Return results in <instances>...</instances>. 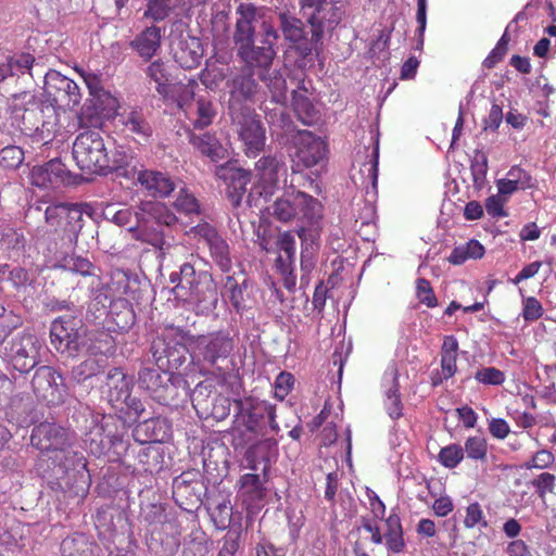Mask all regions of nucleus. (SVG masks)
Returning <instances> with one entry per match:
<instances>
[{
    "instance_id": "f257e3e1",
    "label": "nucleus",
    "mask_w": 556,
    "mask_h": 556,
    "mask_svg": "<svg viewBox=\"0 0 556 556\" xmlns=\"http://www.w3.org/2000/svg\"><path fill=\"white\" fill-rule=\"evenodd\" d=\"M30 443L41 453L52 454L62 470L60 486L68 497L87 496L91 484L87 460L81 453L72 451L73 435L68 429L55 422H40L33 428Z\"/></svg>"
},
{
    "instance_id": "f03ea898",
    "label": "nucleus",
    "mask_w": 556,
    "mask_h": 556,
    "mask_svg": "<svg viewBox=\"0 0 556 556\" xmlns=\"http://www.w3.org/2000/svg\"><path fill=\"white\" fill-rule=\"evenodd\" d=\"M236 15L232 40L237 55L244 62L245 67L268 71L277 54V29L270 24L263 23L262 38L258 45H255L256 7L252 3H240L236 9Z\"/></svg>"
},
{
    "instance_id": "7ed1b4c3",
    "label": "nucleus",
    "mask_w": 556,
    "mask_h": 556,
    "mask_svg": "<svg viewBox=\"0 0 556 556\" xmlns=\"http://www.w3.org/2000/svg\"><path fill=\"white\" fill-rule=\"evenodd\" d=\"M191 365L201 376H211L218 386L235 391L238 376L230 370L235 338L228 330L212 331L191 337Z\"/></svg>"
},
{
    "instance_id": "20e7f679",
    "label": "nucleus",
    "mask_w": 556,
    "mask_h": 556,
    "mask_svg": "<svg viewBox=\"0 0 556 556\" xmlns=\"http://www.w3.org/2000/svg\"><path fill=\"white\" fill-rule=\"evenodd\" d=\"M73 157L80 170L99 175L125 169L132 161L130 151L125 147L109 150L104 138L96 129L85 130L76 137Z\"/></svg>"
},
{
    "instance_id": "39448f33",
    "label": "nucleus",
    "mask_w": 556,
    "mask_h": 556,
    "mask_svg": "<svg viewBox=\"0 0 556 556\" xmlns=\"http://www.w3.org/2000/svg\"><path fill=\"white\" fill-rule=\"evenodd\" d=\"M233 405L230 434L235 447H243L263 437L267 424L274 433L279 432L275 405L255 396L236 399Z\"/></svg>"
},
{
    "instance_id": "423d86ee",
    "label": "nucleus",
    "mask_w": 556,
    "mask_h": 556,
    "mask_svg": "<svg viewBox=\"0 0 556 556\" xmlns=\"http://www.w3.org/2000/svg\"><path fill=\"white\" fill-rule=\"evenodd\" d=\"M169 280L174 283L173 293L176 299L200 308H210L217 302V290L207 271H197L191 261L184 263L178 273H172Z\"/></svg>"
},
{
    "instance_id": "0eeeda50",
    "label": "nucleus",
    "mask_w": 556,
    "mask_h": 556,
    "mask_svg": "<svg viewBox=\"0 0 556 556\" xmlns=\"http://www.w3.org/2000/svg\"><path fill=\"white\" fill-rule=\"evenodd\" d=\"M190 332L181 327L168 325L157 333L150 344V353L159 369H167L174 372L179 370L189 361L191 352L187 342L191 343Z\"/></svg>"
},
{
    "instance_id": "6e6552de",
    "label": "nucleus",
    "mask_w": 556,
    "mask_h": 556,
    "mask_svg": "<svg viewBox=\"0 0 556 556\" xmlns=\"http://www.w3.org/2000/svg\"><path fill=\"white\" fill-rule=\"evenodd\" d=\"M321 203L311 194L294 190L293 178L283 194L271 206V215L281 223L307 220L314 224L321 218Z\"/></svg>"
},
{
    "instance_id": "1a4fd4ad",
    "label": "nucleus",
    "mask_w": 556,
    "mask_h": 556,
    "mask_svg": "<svg viewBox=\"0 0 556 556\" xmlns=\"http://www.w3.org/2000/svg\"><path fill=\"white\" fill-rule=\"evenodd\" d=\"M143 367L138 371L139 388L144 390L155 402L169 405L179 396V388L187 384L180 374L167 369Z\"/></svg>"
},
{
    "instance_id": "9d476101",
    "label": "nucleus",
    "mask_w": 556,
    "mask_h": 556,
    "mask_svg": "<svg viewBox=\"0 0 556 556\" xmlns=\"http://www.w3.org/2000/svg\"><path fill=\"white\" fill-rule=\"evenodd\" d=\"M41 348L36 334L23 331L4 343L2 358L16 371L27 374L39 364Z\"/></svg>"
},
{
    "instance_id": "9b49d317",
    "label": "nucleus",
    "mask_w": 556,
    "mask_h": 556,
    "mask_svg": "<svg viewBox=\"0 0 556 556\" xmlns=\"http://www.w3.org/2000/svg\"><path fill=\"white\" fill-rule=\"evenodd\" d=\"M294 154L292 157V175L313 168L323 163L328 155V143L309 130H298L293 137Z\"/></svg>"
},
{
    "instance_id": "f8f14e48",
    "label": "nucleus",
    "mask_w": 556,
    "mask_h": 556,
    "mask_svg": "<svg viewBox=\"0 0 556 556\" xmlns=\"http://www.w3.org/2000/svg\"><path fill=\"white\" fill-rule=\"evenodd\" d=\"M255 177L250 193L247 197L248 204L252 206L254 195L267 200L278 189L281 176H286L287 167L282 155H264L255 163Z\"/></svg>"
},
{
    "instance_id": "ddd939ff",
    "label": "nucleus",
    "mask_w": 556,
    "mask_h": 556,
    "mask_svg": "<svg viewBox=\"0 0 556 556\" xmlns=\"http://www.w3.org/2000/svg\"><path fill=\"white\" fill-rule=\"evenodd\" d=\"M87 329L81 318L71 315L55 318L50 327L51 343L60 353L73 354L87 342Z\"/></svg>"
},
{
    "instance_id": "4468645a",
    "label": "nucleus",
    "mask_w": 556,
    "mask_h": 556,
    "mask_svg": "<svg viewBox=\"0 0 556 556\" xmlns=\"http://www.w3.org/2000/svg\"><path fill=\"white\" fill-rule=\"evenodd\" d=\"M46 223L70 241L77 240L84 227V212L79 204L58 203L45 211Z\"/></svg>"
},
{
    "instance_id": "2eb2a0df",
    "label": "nucleus",
    "mask_w": 556,
    "mask_h": 556,
    "mask_svg": "<svg viewBox=\"0 0 556 556\" xmlns=\"http://www.w3.org/2000/svg\"><path fill=\"white\" fill-rule=\"evenodd\" d=\"M45 93L50 105L64 110L77 106L81 100L78 85L55 70H49L45 75Z\"/></svg>"
},
{
    "instance_id": "dca6fc26",
    "label": "nucleus",
    "mask_w": 556,
    "mask_h": 556,
    "mask_svg": "<svg viewBox=\"0 0 556 556\" xmlns=\"http://www.w3.org/2000/svg\"><path fill=\"white\" fill-rule=\"evenodd\" d=\"M118 109L117 99L109 91L90 96L80 109L77 115L78 124L81 128H97L102 125L103 119L115 118Z\"/></svg>"
},
{
    "instance_id": "f3484780",
    "label": "nucleus",
    "mask_w": 556,
    "mask_h": 556,
    "mask_svg": "<svg viewBox=\"0 0 556 556\" xmlns=\"http://www.w3.org/2000/svg\"><path fill=\"white\" fill-rule=\"evenodd\" d=\"M279 29L286 41L290 43L302 58L308 56L315 45L318 41H314L313 38L307 37L305 25L302 20L295 17L289 12H280L278 14Z\"/></svg>"
},
{
    "instance_id": "a211bd4d",
    "label": "nucleus",
    "mask_w": 556,
    "mask_h": 556,
    "mask_svg": "<svg viewBox=\"0 0 556 556\" xmlns=\"http://www.w3.org/2000/svg\"><path fill=\"white\" fill-rule=\"evenodd\" d=\"M227 88L230 108L255 102L261 91L254 70L245 66L227 81Z\"/></svg>"
},
{
    "instance_id": "6ab92c4d",
    "label": "nucleus",
    "mask_w": 556,
    "mask_h": 556,
    "mask_svg": "<svg viewBox=\"0 0 556 556\" xmlns=\"http://www.w3.org/2000/svg\"><path fill=\"white\" fill-rule=\"evenodd\" d=\"M202 488L198 471H184L173 481V497L179 507L190 510L202 502Z\"/></svg>"
},
{
    "instance_id": "aec40b11",
    "label": "nucleus",
    "mask_w": 556,
    "mask_h": 556,
    "mask_svg": "<svg viewBox=\"0 0 556 556\" xmlns=\"http://www.w3.org/2000/svg\"><path fill=\"white\" fill-rule=\"evenodd\" d=\"M215 175L225 182L226 194L231 205L233 207L240 206L247 193V186L251 180V173L227 162L216 167Z\"/></svg>"
},
{
    "instance_id": "412c9836",
    "label": "nucleus",
    "mask_w": 556,
    "mask_h": 556,
    "mask_svg": "<svg viewBox=\"0 0 556 556\" xmlns=\"http://www.w3.org/2000/svg\"><path fill=\"white\" fill-rule=\"evenodd\" d=\"M31 386L38 396L48 402L62 401L66 387L62 375L51 366H40L34 374Z\"/></svg>"
},
{
    "instance_id": "4be33fe9",
    "label": "nucleus",
    "mask_w": 556,
    "mask_h": 556,
    "mask_svg": "<svg viewBox=\"0 0 556 556\" xmlns=\"http://www.w3.org/2000/svg\"><path fill=\"white\" fill-rule=\"evenodd\" d=\"M116 126L127 136L137 141H147L153 134V128L141 108L127 106L116 117Z\"/></svg>"
},
{
    "instance_id": "5701e85b",
    "label": "nucleus",
    "mask_w": 556,
    "mask_h": 556,
    "mask_svg": "<svg viewBox=\"0 0 556 556\" xmlns=\"http://www.w3.org/2000/svg\"><path fill=\"white\" fill-rule=\"evenodd\" d=\"M344 10L341 7L325 1L314 10L313 14L308 17V23L312 27V38L314 41H320L325 30H333L342 21Z\"/></svg>"
},
{
    "instance_id": "b1692460",
    "label": "nucleus",
    "mask_w": 556,
    "mask_h": 556,
    "mask_svg": "<svg viewBox=\"0 0 556 556\" xmlns=\"http://www.w3.org/2000/svg\"><path fill=\"white\" fill-rule=\"evenodd\" d=\"M458 350L459 343L455 336L450 334L443 338L440 351L441 371L435 370L431 372L430 380L432 387H438L444 380H448L456 375Z\"/></svg>"
},
{
    "instance_id": "393cba45",
    "label": "nucleus",
    "mask_w": 556,
    "mask_h": 556,
    "mask_svg": "<svg viewBox=\"0 0 556 556\" xmlns=\"http://www.w3.org/2000/svg\"><path fill=\"white\" fill-rule=\"evenodd\" d=\"M239 137L248 156H256L265 147V129L260 119L245 116L239 123Z\"/></svg>"
},
{
    "instance_id": "a878e982",
    "label": "nucleus",
    "mask_w": 556,
    "mask_h": 556,
    "mask_svg": "<svg viewBox=\"0 0 556 556\" xmlns=\"http://www.w3.org/2000/svg\"><path fill=\"white\" fill-rule=\"evenodd\" d=\"M138 185L152 197L165 198L175 188L174 181L167 174L157 170L143 169L137 174Z\"/></svg>"
},
{
    "instance_id": "bb28decb",
    "label": "nucleus",
    "mask_w": 556,
    "mask_h": 556,
    "mask_svg": "<svg viewBox=\"0 0 556 556\" xmlns=\"http://www.w3.org/2000/svg\"><path fill=\"white\" fill-rule=\"evenodd\" d=\"M189 143L201 155L208 157L214 163H217L227 156V150L223 147L215 134L208 131L195 134L190 131Z\"/></svg>"
},
{
    "instance_id": "cd10ccee",
    "label": "nucleus",
    "mask_w": 556,
    "mask_h": 556,
    "mask_svg": "<svg viewBox=\"0 0 556 556\" xmlns=\"http://www.w3.org/2000/svg\"><path fill=\"white\" fill-rule=\"evenodd\" d=\"M97 548L99 546L90 535L79 532L66 536L60 544L61 556H93Z\"/></svg>"
},
{
    "instance_id": "c85d7f7f",
    "label": "nucleus",
    "mask_w": 556,
    "mask_h": 556,
    "mask_svg": "<svg viewBox=\"0 0 556 556\" xmlns=\"http://www.w3.org/2000/svg\"><path fill=\"white\" fill-rule=\"evenodd\" d=\"M60 131L61 124L56 108L54 105H46L38 131L33 137V142L46 146L52 142Z\"/></svg>"
},
{
    "instance_id": "c756f323",
    "label": "nucleus",
    "mask_w": 556,
    "mask_h": 556,
    "mask_svg": "<svg viewBox=\"0 0 556 556\" xmlns=\"http://www.w3.org/2000/svg\"><path fill=\"white\" fill-rule=\"evenodd\" d=\"M274 253L277 254L275 260L276 268H288L295 264V238L292 231L287 230L279 232L275 240Z\"/></svg>"
},
{
    "instance_id": "7c9ffc66",
    "label": "nucleus",
    "mask_w": 556,
    "mask_h": 556,
    "mask_svg": "<svg viewBox=\"0 0 556 556\" xmlns=\"http://www.w3.org/2000/svg\"><path fill=\"white\" fill-rule=\"evenodd\" d=\"M146 77L150 85H154V89L162 98L167 94V90L174 83V78L169 71V66L161 59L151 62L144 70Z\"/></svg>"
},
{
    "instance_id": "2f4dec72",
    "label": "nucleus",
    "mask_w": 556,
    "mask_h": 556,
    "mask_svg": "<svg viewBox=\"0 0 556 556\" xmlns=\"http://www.w3.org/2000/svg\"><path fill=\"white\" fill-rule=\"evenodd\" d=\"M130 46L144 60H150L161 47V28L157 26L147 27L138 35Z\"/></svg>"
},
{
    "instance_id": "473e14b6",
    "label": "nucleus",
    "mask_w": 556,
    "mask_h": 556,
    "mask_svg": "<svg viewBox=\"0 0 556 556\" xmlns=\"http://www.w3.org/2000/svg\"><path fill=\"white\" fill-rule=\"evenodd\" d=\"M179 535V531L173 535L153 531L147 541L148 548L155 556H175L180 546Z\"/></svg>"
},
{
    "instance_id": "72a5a7b5",
    "label": "nucleus",
    "mask_w": 556,
    "mask_h": 556,
    "mask_svg": "<svg viewBox=\"0 0 556 556\" xmlns=\"http://www.w3.org/2000/svg\"><path fill=\"white\" fill-rule=\"evenodd\" d=\"M132 384V377L127 376L118 367L112 368L106 375L109 396L112 401L119 402L122 399H128L129 393H131Z\"/></svg>"
},
{
    "instance_id": "f704fd0d",
    "label": "nucleus",
    "mask_w": 556,
    "mask_h": 556,
    "mask_svg": "<svg viewBox=\"0 0 556 556\" xmlns=\"http://www.w3.org/2000/svg\"><path fill=\"white\" fill-rule=\"evenodd\" d=\"M198 86L193 79L188 83L175 81L167 90V94L162 97L165 104H175L177 108L184 110L194 98V89Z\"/></svg>"
},
{
    "instance_id": "c9c22d12",
    "label": "nucleus",
    "mask_w": 556,
    "mask_h": 556,
    "mask_svg": "<svg viewBox=\"0 0 556 556\" xmlns=\"http://www.w3.org/2000/svg\"><path fill=\"white\" fill-rule=\"evenodd\" d=\"M386 376L390 377L391 384L386 391L384 406L388 415L393 420H397L403 416V403L400 394L397 368L392 366L390 370L386 372Z\"/></svg>"
},
{
    "instance_id": "e433bc0d",
    "label": "nucleus",
    "mask_w": 556,
    "mask_h": 556,
    "mask_svg": "<svg viewBox=\"0 0 556 556\" xmlns=\"http://www.w3.org/2000/svg\"><path fill=\"white\" fill-rule=\"evenodd\" d=\"M85 443L91 454L101 456L109 454L117 443H122V438L119 435L106 434L103 427H96L88 433Z\"/></svg>"
},
{
    "instance_id": "4c0bfd02",
    "label": "nucleus",
    "mask_w": 556,
    "mask_h": 556,
    "mask_svg": "<svg viewBox=\"0 0 556 556\" xmlns=\"http://www.w3.org/2000/svg\"><path fill=\"white\" fill-rule=\"evenodd\" d=\"M110 319L114 331L124 332L134 326L136 315L129 302L122 299L111 305Z\"/></svg>"
},
{
    "instance_id": "58836bf2",
    "label": "nucleus",
    "mask_w": 556,
    "mask_h": 556,
    "mask_svg": "<svg viewBox=\"0 0 556 556\" xmlns=\"http://www.w3.org/2000/svg\"><path fill=\"white\" fill-rule=\"evenodd\" d=\"M296 233L302 242V251H301V269L308 274L314 267V252L316 250V240L318 233L313 228L300 227L296 230Z\"/></svg>"
},
{
    "instance_id": "ea45409f",
    "label": "nucleus",
    "mask_w": 556,
    "mask_h": 556,
    "mask_svg": "<svg viewBox=\"0 0 556 556\" xmlns=\"http://www.w3.org/2000/svg\"><path fill=\"white\" fill-rule=\"evenodd\" d=\"M306 89L303 92L292 91V109L304 125H313L318 119V111L306 96Z\"/></svg>"
},
{
    "instance_id": "a19ab883",
    "label": "nucleus",
    "mask_w": 556,
    "mask_h": 556,
    "mask_svg": "<svg viewBox=\"0 0 556 556\" xmlns=\"http://www.w3.org/2000/svg\"><path fill=\"white\" fill-rule=\"evenodd\" d=\"M484 253V247L478 240L470 239L465 244L455 247L447 257V261L453 265H462L468 260L483 257Z\"/></svg>"
},
{
    "instance_id": "79ce46f5",
    "label": "nucleus",
    "mask_w": 556,
    "mask_h": 556,
    "mask_svg": "<svg viewBox=\"0 0 556 556\" xmlns=\"http://www.w3.org/2000/svg\"><path fill=\"white\" fill-rule=\"evenodd\" d=\"M45 110L46 105L40 103H33L30 106L23 111L20 117L18 127L24 135L30 138L34 137V135L38 131V127L43 116Z\"/></svg>"
},
{
    "instance_id": "37998d69",
    "label": "nucleus",
    "mask_w": 556,
    "mask_h": 556,
    "mask_svg": "<svg viewBox=\"0 0 556 556\" xmlns=\"http://www.w3.org/2000/svg\"><path fill=\"white\" fill-rule=\"evenodd\" d=\"M260 78L266 84L274 102L280 104L287 103V81L280 72L274 71L267 75L262 73Z\"/></svg>"
},
{
    "instance_id": "c03bdc74",
    "label": "nucleus",
    "mask_w": 556,
    "mask_h": 556,
    "mask_svg": "<svg viewBox=\"0 0 556 556\" xmlns=\"http://www.w3.org/2000/svg\"><path fill=\"white\" fill-rule=\"evenodd\" d=\"M388 530L386 533V544L389 551L400 553L405 547L403 539V530L401 519L397 515L393 514L386 520Z\"/></svg>"
},
{
    "instance_id": "a18cd8bd",
    "label": "nucleus",
    "mask_w": 556,
    "mask_h": 556,
    "mask_svg": "<svg viewBox=\"0 0 556 556\" xmlns=\"http://www.w3.org/2000/svg\"><path fill=\"white\" fill-rule=\"evenodd\" d=\"M240 491L251 502L261 501L265 497L266 490L257 473H245L240 477Z\"/></svg>"
},
{
    "instance_id": "49530a36",
    "label": "nucleus",
    "mask_w": 556,
    "mask_h": 556,
    "mask_svg": "<svg viewBox=\"0 0 556 556\" xmlns=\"http://www.w3.org/2000/svg\"><path fill=\"white\" fill-rule=\"evenodd\" d=\"M210 254L222 271L228 273L232 267L230 250L227 241L219 236L210 245Z\"/></svg>"
},
{
    "instance_id": "de8ad7c7",
    "label": "nucleus",
    "mask_w": 556,
    "mask_h": 556,
    "mask_svg": "<svg viewBox=\"0 0 556 556\" xmlns=\"http://www.w3.org/2000/svg\"><path fill=\"white\" fill-rule=\"evenodd\" d=\"M143 210L159 225L170 227L178 222L177 216L164 203L148 202Z\"/></svg>"
},
{
    "instance_id": "09e8293b",
    "label": "nucleus",
    "mask_w": 556,
    "mask_h": 556,
    "mask_svg": "<svg viewBox=\"0 0 556 556\" xmlns=\"http://www.w3.org/2000/svg\"><path fill=\"white\" fill-rule=\"evenodd\" d=\"M172 0H147L143 17L155 23L165 21L173 11Z\"/></svg>"
},
{
    "instance_id": "8fccbe9b",
    "label": "nucleus",
    "mask_w": 556,
    "mask_h": 556,
    "mask_svg": "<svg viewBox=\"0 0 556 556\" xmlns=\"http://www.w3.org/2000/svg\"><path fill=\"white\" fill-rule=\"evenodd\" d=\"M5 417L9 422L22 428L29 426L31 421L28 416V406L22 399H13L10 402V405L5 409Z\"/></svg>"
},
{
    "instance_id": "3c124183",
    "label": "nucleus",
    "mask_w": 556,
    "mask_h": 556,
    "mask_svg": "<svg viewBox=\"0 0 556 556\" xmlns=\"http://www.w3.org/2000/svg\"><path fill=\"white\" fill-rule=\"evenodd\" d=\"M225 288L229 292V301L237 313H242L247 307V301L244 298V291L247 289V281L244 280L241 285L231 277L226 278Z\"/></svg>"
},
{
    "instance_id": "603ef678",
    "label": "nucleus",
    "mask_w": 556,
    "mask_h": 556,
    "mask_svg": "<svg viewBox=\"0 0 556 556\" xmlns=\"http://www.w3.org/2000/svg\"><path fill=\"white\" fill-rule=\"evenodd\" d=\"M138 462L146 472L153 473L162 468L163 455L157 447L147 446L139 452Z\"/></svg>"
},
{
    "instance_id": "864d4df0",
    "label": "nucleus",
    "mask_w": 556,
    "mask_h": 556,
    "mask_svg": "<svg viewBox=\"0 0 556 556\" xmlns=\"http://www.w3.org/2000/svg\"><path fill=\"white\" fill-rule=\"evenodd\" d=\"M212 399V386L207 383V380L199 382L192 392L191 402L200 416L206 414Z\"/></svg>"
},
{
    "instance_id": "5fc2aeb1",
    "label": "nucleus",
    "mask_w": 556,
    "mask_h": 556,
    "mask_svg": "<svg viewBox=\"0 0 556 556\" xmlns=\"http://www.w3.org/2000/svg\"><path fill=\"white\" fill-rule=\"evenodd\" d=\"M186 48H181V55L179 56L180 62L184 66L191 68L199 65L202 56L203 49L200 40L195 37H191L185 41Z\"/></svg>"
},
{
    "instance_id": "6e6d98bb",
    "label": "nucleus",
    "mask_w": 556,
    "mask_h": 556,
    "mask_svg": "<svg viewBox=\"0 0 556 556\" xmlns=\"http://www.w3.org/2000/svg\"><path fill=\"white\" fill-rule=\"evenodd\" d=\"M62 267L84 277L94 275L93 264L86 257L79 255H65L62 261Z\"/></svg>"
},
{
    "instance_id": "4d7b16f0",
    "label": "nucleus",
    "mask_w": 556,
    "mask_h": 556,
    "mask_svg": "<svg viewBox=\"0 0 556 556\" xmlns=\"http://www.w3.org/2000/svg\"><path fill=\"white\" fill-rule=\"evenodd\" d=\"M231 409L230 400L222 394H215L212 399L210 406L207 407L206 414H203L202 417H212L217 421L225 420Z\"/></svg>"
},
{
    "instance_id": "13d9d810",
    "label": "nucleus",
    "mask_w": 556,
    "mask_h": 556,
    "mask_svg": "<svg viewBox=\"0 0 556 556\" xmlns=\"http://www.w3.org/2000/svg\"><path fill=\"white\" fill-rule=\"evenodd\" d=\"M232 507L230 501L222 497L214 501V507L211 511V518L214 525L219 529L228 527L231 520Z\"/></svg>"
},
{
    "instance_id": "bf43d9fd",
    "label": "nucleus",
    "mask_w": 556,
    "mask_h": 556,
    "mask_svg": "<svg viewBox=\"0 0 556 556\" xmlns=\"http://www.w3.org/2000/svg\"><path fill=\"white\" fill-rule=\"evenodd\" d=\"M464 452L468 458L485 462L488 456V442L482 435H473L465 441Z\"/></svg>"
},
{
    "instance_id": "052dcab7",
    "label": "nucleus",
    "mask_w": 556,
    "mask_h": 556,
    "mask_svg": "<svg viewBox=\"0 0 556 556\" xmlns=\"http://www.w3.org/2000/svg\"><path fill=\"white\" fill-rule=\"evenodd\" d=\"M24 161V151L17 146H7L0 150V167L5 170L16 169Z\"/></svg>"
},
{
    "instance_id": "680f3d73",
    "label": "nucleus",
    "mask_w": 556,
    "mask_h": 556,
    "mask_svg": "<svg viewBox=\"0 0 556 556\" xmlns=\"http://www.w3.org/2000/svg\"><path fill=\"white\" fill-rule=\"evenodd\" d=\"M475 380L483 386L498 387L506 380L504 371L496 367H481L473 375Z\"/></svg>"
},
{
    "instance_id": "e2e57ef3",
    "label": "nucleus",
    "mask_w": 556,
    "mask_h": 556,
    "mask_svg": "<svg viewBox=\"0 0 556 556\" xmlns=\"http://www.w3.org/2000/svg\"><path fill=\"white\" fill-rule=\"evenodd\" d=\"M528 485L533 486L538 497L545 501L546 495L555 491L556 476L551 472H542L529 481Z\"/></svg>"
},
{
    "instance_id": "0e129e2a",
    "label": "nucleus",
    "mask_w": 556,
    "mask_h": 556,
    "mask_svg": "<svg viewBox=\"0 0 556 556\" xmlns=\"http://www.w3.org/2000/svg\"><path fill=\"white\" fill-rule=\"evenodd\" d=\"M216 111L211 101L200 98L197 100V118L193 122L194 128L203 129L213 123Z\"/></svg>"
},
{
    "instance_id": "69168bd1",
    "label": "nucleus",
    "mask_w": 556,
    "mask_h": 556,
    "mask_svg": "<svg viewBox=\"0 0 556 556\" xmlns=\"http://www.w3.org/2000/svg\"><path fill=\"white\" fill-rule=\"evenodd\" d=\"M438 459L442 466L453 469L464 459V448L459 444H450L442 447Z\"/></svg>"
},
{
    "instance_id": "338daca9",
    "label": "nucleus",
    "mask_w": 556,
    "mask_h": 556,
    "mask_svg": "<svg viewBox=\"0 0 556 556\" xmlns=\"http://www.w3.org/2000/svg\"><path fill=\"white\" fill-rule=\"evenodd\" d=\"M45 170L50 175L51 185L59 182L70 185L72 182L71 172L66 168L65 164L58 159L45 163Z\"/></svg>"
},
{
    "instance_id": "774afa93",
    "label": "nucleus",
    "mask_w": 556,
    "mask_h": 556,
    "mask_svg": "<svg viewBox=\"0 0 556 556\" xmlns=\"http://www.w3.org/2000/svg\"><path fill=\"white\" fill-rule=\"evenodd\" d=\"M464 526L467 529H472V528L482 529V528L489 527V522L483 513V509L478 502H475V503H471L468 505V507L466 509V516L464 519Z\"/></svg>"
}]
</instances>
